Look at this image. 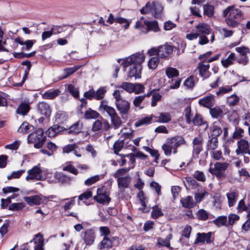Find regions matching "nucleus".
Here are the masks:
<instances>
[{"label": "nucleus", "instance_id": "obj_28", "mask_svg": "<svg viewBox=\"0 0 250 250\" xmlns=\"http://www.w3.org/2000/svg\"><path fill=\"white\" fill-rule=\"evenodd\" d=\"M30 109L29 103H22L19 105L16 112L18 114L24 116L29 111Z\"/></svg>", "mask_w": 250, "mask_h": 250}, {"label": "nucleus", "instance_id": "obj_19", "mask_svg": "<svg viewBox=\"0 0 250 250\" xmlns=\"http://www.w3.org/2000/svg\"><path fill=\"white\" fill-rule=\"evenodd\" d=\"M158 56L161 58H166L173 52L172 46L168 44L158 47Z\"/></svg>", "mask_w": 250, "mask_h": 250}, {"label": "nucleus", "instance_id": "obj_35", "mask_svg": "<svg viewBox=\"0 0 250 250\" xmlns=\"http://www.w3.org/2000/svg\"><path fill=\"white\" fill-rule=\"evenodd\" d=\"M213 223L218 227L222 226H226L228 227L227 225V217L226 216H220L217 217L215 219L213 220Z\"/></svg>", "mask_w": 250, "mask_h": 250}, {"label": "nucleus", "instance_id": "obj_36", "mask_svg": "<svg viewBox=\"0 0 250 250\" xmlns=\"http://www.w3.org/2000/svg\"><path fill=\"white\" fill-rule=\"evenodd\" d=\"M218 140L216 137H212L209 140L207 144V149L208 150L213 151L218 147Z\"/></svg>", "mask_w": 250, "mask_h": 250}, {"label": "nucleus", "instance_id": "obj_20", "mask_svg": "<svg viewBox=\"0 0 250 250\" xmlns=\"http://www.w3.org/2000/svg\"><path fill=\"white\" fill-rule=\"evenodd\" d=\"M203 139L201 137L198 136L195 137L192 141L193 144V153L196 155H198L202 151Z\"/></svg>", "mask_w": 250, "mask_h": 250}, {"label": "nucleus", "instance_id": "obj_21", "mask_svg": "<svg viewBox=\"0 0 250 250\" xmlns=\"http://www.w3.org/2000/svg\"><path fill=\"white\" fill-rule=\"evenodd\" d=\"M38 110L46 117H49L51 113V109L49 104L45 102H42L38 104Z\"/></svg>", "mask_w": 250, "mask_h": 250}, {"label": "nucleus", "instance_id": "obj_6", "mask_svg": "<svg viewBox=\"0 0 250 250\" xmlns=\"http://www.w3.org/2000/svg\"><path fill=\"white\" fill-rule=\"evenodd\" d=\"M196 31L199 36V44L204 45L208 42L207 35L209 34L211 31L209 25L205 23H200L196 26Z\"/></svg>", "mask_w": 250, "mask_h": 250}, {"label": "nucleus", "instance_id": "obj_38", "mask_svg": "<svg viewBox=\"0 0 250 250\" xmlns=\"http://www.w3.org/2000/svg\"><path fill=\"white\" fill-rule=\"evenodd\" d=\"M159 62L160 60L158 57H152L147 62V66L149 69L154 70L157 68Z\"/></svg>", "mask_w": 250, "mask_h": 250}, {"label": "nucleus", "instance_id": "obj_52", "mask_svg": "<svg viewBox=\"0 0 250 250\" xmlns=\"http://www.w3.org/2000/svg\"><path fill=\"white\" fill-rule=\"evenodd\" d=\"M193 123L195 125H205V128H207L208 127V124L206 122H204L202 118L199 115H196L193 120Z\"/></svg>", "mask_w": 250, "mask_h": 250}, {"label": "nucleus", "instance_id": "obj_17", "mask_svg": "<svg viewBox=\"0 0 250 250\" xmlns=\"http://www.w3.org/2000/svg\"><path fill=\"white\" fill-rule=\"evenodd\" d=\"M118 239L116 237H104L103 240L99 243L98 247L100 250H108L113 247V241Z\"/></svg>", "mask_w": 250, "mask_h": 250}, {"label": "nucleus", "instance_id": "obj_60", "mask_svg": "<svg viewBox=\"0 0 250 250\" xmlns=\"http://www.w3.org/2000/svg\"><path fill=\"white\" fill-rule=\"evenodd\" d=\"M33 241L34 242L35 244L37 245H43L44 239L42 235L39 233L35 235L33 240H31L30 242L31 243Z\"/></svg>", "mask_w": 250, "mask_h": 250}, {"label": "nucleus", "instance_id": "obj_47", "mask_svg": "<svg viewBox=\"0 0 250 250\" xmlns=\"http://www.w3.org/2000/svg\"><path fill=\"white\" fill-rule=\"evenodd\" d=\"M163 215V213L161 208L156 206L152 208L151 211V217L153 219H157Z\"/></svg>", "mask_w": 250, "mask_h": 250}, {"label": "nucleus", "instance_id": "obj_42", "mask_svg": "<svg viewBox=\"0 0 250 250\" xmlns=\"http://www.w3.org/2000/svg\"><path fill=\"white\" fill-rule=\"evenodd\" d=\"M84 116L85 118L90 119L98 118L100 116V115L96 111L89 109L85 112Z\"/></svg>", "mask_w": 250, "mask_h": 250}, {"label": "nucleus", "instance_id": "obj_40", "mask_svg": "<svg viewBox=\"0 0 250 250\" xmlns=\"http://www.w3.org/2000/svg\"><path fill=\"white\" fill-rule=\"evenodd\" d=\"M153 117H154V116L151 115L150 117H145L139 119L135 122V125L136 127H139L142 125H148L151 123Z\"/></svg>", "mask_w": 250, "mask_h": 250}, {"label": "nucleus", "instance_id": "obj_46", "mask_svg": "<svg viewBox=\"0 0 250 250\" xmlns=\"http://www.w3.org/2000/svg\"><path fill=\"white\" fill-rule=\"evenodd\" d=\"M211 157L215 161L224 160V159L222 155V152L221 150H214L210 152Z\"/></svg>", "mask_w": 250, "mask_h": 250}, {"label": "nucleus", "instance_id": "obj_29", "mask_svg": "<svg viewBox=\"0 0 250 250\" xmlns=\"http://www.w3.org/2000/svg\"><path fill=\"white\" fill-rule=\"evenodd\" d=\"M181 203L182 206L185 208H192L195 206V204L191 196H188L181 200Z\"/></svg>", "mask_w": 250, "mask_h": 250}, {"label": "nucleus", "instance_id": "obj_8", "mask_svg": "<svg viewBox=\"0 0 250 250\" xmlns=\"http://www.w3.org/2000/svg\"><path fill=\"white\" fill-rule=\"evenodd\" d=\"M163 10V7L157 2H148L140 10L141 14H151L154 17L159 16Z\"/></svg>", "mask_w": 250, "mask_h": 250}, {"label": "nucleus", "instance_id": "obj_48", "mask_svg": "<svg viewBox=\"0 0 250 250\" xmlns=\"http://www.w3.org/2000/svg\"><path fill=\"white\" fill-rule=\"evenodd\" d=\"M60 131V126L58 125H54L48 129L47 133L49 137H53Z\"/></svg>", "mask_w": 250, "mask_h": 250}, {"label": "nucleus", "instance_id": "obj_56", "mask_svg": "<svg viewBox=\"0 0 250 250\" xmlns=\"http://www.w3.org/2000/svg\"><path fill=\"white\" fill-rule=\"evenodd\" d=\"M99 175H95L87 179L84 181V185L86 186H90L96 182H98L100 180Z\"/></svg>", "mask_w": 250, "mask_h": 250}, {"label": "nucleus", "instance_id": "obj_55", "mask_svg": "<svg viewBox=\"0 0 250 250\" xmlns=\"http://www.w3.org/2000/svg\"><path fill=\"white\" fill-rule=\"evenodd\" d=\"M62 170L63 171H68L75 175H78L79 173L77 169L73 165L71 164L63 167H62Z\"/></svg>", "mask_w": 250, "mask_h": 250}, {"label": "nucleus", "instance_id": "obj_64", "mask_svg": "<svg viewBox=\"0 0 250 250\" xmlns=\"http://www.w3.org/2000/svg\"><path fill=\"white\" fill-rule=\"evenodd\" d=\"M212 135L214 136L213 137H216L222 133V129L218 126L214 125L212 126Z\"/></svg>", "mask_w": 250, "mask_h": 250}, {"label": "nucleus", "instance_id": "obj_4", "mask_svg": "<svg viewBox=\"0 0 250 250\" xmlns=\"http://www.w3.org/2000/svg\"><path fill=\"white\" fill-rule=\"evenodd\" d=\"M99 110L106 112L108 115L111 125L114 129H118L121 126L122 121L114 107L108 105L104 101H102L101 102Z\"/></svg>", "mask_w": 250, "mask_h": 250}, {"label": "nucleus", "instance_id": "obj_61", "mask_svg": "<svg viewBox=\"0 0 250 250\" xmlns=\"http://www.w3.org/2000/svg\"><path fill=\"white\" fill-rule=\"evenodd\" d=\"M162 98V96L157 92H154L153 93L152 95V101H151V106H155L157 104V102L161 100Z\"/></svg>", "mask_w": 250, "mask_h": 250}, {"label": "nucleus", "instance_id": "obj_16", "mask_svg": "<svg viewBox=\"0 0 250 250\" xmlns=\"http://www.w3.org/2000/svg\"><path fill=\"white\" fill-rule=\"evenodd\" d=\"M210 65L207 62H202L198 64L197 69L199 75L203 78H207L210 75L209 68Z\"/></svg>", "mask_w": 250, "mask_h": 250}, {"label": "nucleus", "instance_id": "obj_11", "mask_svg": "<svg viewBox=\"0 0 250 250\" xmlns=\"http://www.w3.org/2000/svg\"><path fill=\"white\" fill-rule=\"evenodd\" d=\"M214 233L208 232L206 233H198L196 235V238L194 241V244L203 243L206 242L207 244H210L214 241Z\"/></svg>", "mask_w": 250, "mask_h": 250}, {"label": "nucleus", "instance_id": "obj_45", "mask_svg": "<svg viewBox=\"0 0 250 250\" xmlns=\"http://www.w3.org/2000/svg\"><path fill=\"white\" fill-rule=\"evenodd\" d=\"M115 22L121 24H124V27L125 29H126L129 26L131 22V20H128L125 18L116 17H115Z\"/></svg>", "mask_w": 250, "mask_h": 250}, {"label": "nucleus", "instance_id": "obj_25", "mask_svg": "<svg viewBox=\"0 0 250 250\" xmlns=\"http://www.w3.org/2000/svg\"><path fill=\"white\" fill-rule=\"evenodd\" d=\"M54 177L57 181L55 182H59L62 184H70L72 181V178L69 176L64 174L62 173H56Z\"/></svg>", "mask_w": 250, "mask_h": 250}, {"label": "nucleus", "instance_id": "obj_2", "mask_svg": "<svg viewBox=\"0 0 250 250\" xmlns=\"http://www.w3.org/2000/svg\"><path fill=\"white\" fill-rule=\"evenodd\" d=\"M243 16L242 11L234 6H229L223 11L222 16L225 18L227 25L231 28L237 27Z\"/></svg>", "mask_w": 250, "mask_h": 250}, {"label": "nucleus", "instance_id": "obj_14", "mask_svg": "<svg viewBox=\"0 0 250 250\" xmlns=\"http://www.w3.org/2000/svg\"><path fill=\"white\" fill-rule=\"evenodd\" d=\"M198 103L200 105L210 109L215 104V96L212 94H209L200 99L199 100Z\"/></svg>", "mask_w": 250, "mask_h": 250}, {"label": "nucleus", "instance_id": "obj_49", "mask_svg": "<svg viewBox=\"0 0 250 250\" xmlns=\"http://www.w3.org/2000/svg\"><path fill=\"white\" fill-rule=\"evenodd\" d=\"M204 14L208 17H211L213 15L214 7L209 4L204 5Z\"/></svg>", "mask_w": 250, "mask_h": 250}, {"label": "nucleus", "instance_id": "obj_15", "mask_svg": "<svg viewBox=\"0 0 250 250\" xmlns=\"http://www.w3.org/2000/svg\"><path fill=\"white\" fill-rule=\"evenodd\" d=\"M116 108L121 115H126L130 109V104L125 100L115 103Z\"/></svg>", "mask_w": 250, "mask_h": 250}, {"label": "nucleus", "instance_id": "obj_33", "mask_svg": "<svg viewBox=\"0 0 250 250\" xmlns=\"http://www.w3.org/2000/svg\"><path fill=\"white\" fill-rule=\"evenodd\" d=\"M83 127V123L80 121H78L69 127V132L76 134H78L82 131Z\"/></svg>", "mask_w": 250, "mask_h": 250}, {"label": "nucleus", "instance_id": "obj_23", "mask_svg": "<svg viewBox=\"0 0 250 250\" xmlns=\"http://www.w3.org/2000/svg\"><path fill=\"white\" fill-rule=\"evenodd\" d=\"M236 59L235 53H231L227 58L222 59L221 63L224 67L227 68L233 64Z\"/></svg>", "mask_w": 250, "mask_h": 250}, {"label": "nucleus", "instance_id": "obj_57", "mask_svg": "<svg viewBox=\"0 0 250 250\" xmlns=\"http://www.w3.org/2000/svg\"><path fill=\"white\" fill-rule=\"evenodd\" d=\"M193 177L197 180L201 182H205L206 180V176L204 172L198 170L194 172Z\"/></svg>", "mask_w": 250, "mask_h": 250}, {"label": "nucleus", "instance_id": "obj_63", "mask_svg": "<svg viewBox=\"0 0 250 250\" xmlns=\"http://www.w3.org/2000/svg\"><path fill=\"white\" fill-rule=\"evenodd\" d=\"M130 170V167L123 168L118 169L114 174L113 176L116 178H120V176H122L127 173Z\"/></svg>", "mask_w": 250, "mask_h": 250}, {"label": "nucleus", "instance_id": "obj_51", "mask_svg": "<svg viewBox=\"0 0 250 250\" xmlns=\"http://www.w3.org/2000/svg\"><path fill=\"white\" fill-rule=\"evenodd\" d=\"M235 50L242 56H247V54L250 52V49L245 46L236 47Z\"/></svg>", "mask_w": 250, "mask_h": 250}, {"label": "nucleus", "instance_id": "obj_3", "mask_svg": "<svg viewBox=\"0 0 250 250\" xmlns=\"http://www.w3.org/2000/svg\"><path fill=\"white\" fill-rule=\"evenodd\" d=\"M186 143L184 138L181 136H176L168 138L167 141L162 146V149L164 153L167 156H170L173 152L174 154L177 153V149L181 146L185 145Z\"/></svg>", "mask_w": 250, "mask_h": 250}, {"label": "nucleus", "instance_id": "obj_32", "mask_svg": "<svg viewBox=\"0 0 250 250\" xmlns=\"http://www.w3.org/2000/svg\"><path fill=\"white\" fill-rule=\"evenodd\" d=\"M154 117L158 119L156 121L158 122L162 123H167L171 120V116L169 113L167 112H161L157 117L154 116Z\"/></svg>", "mask_w": 250, "mask_h": 250}, {"label": "nucleus", "instance_id": "obj_41", "mask_svg": "<svg viewBox=\"0 0 250 250\" xmlns=\"http://www.w3.org/2000/svg\"><path fill=\"white\" fill-rule=\"evenodd\" d=\"M232 90V86L231 85L221 86L219 87V90L216 92V94L218 97H221L224 94L230 92Z\"/></svg>", "mask_w": 250, "mask_h": 250}, {"label": "nucleus", "instance_id": "obj_34", "mask_svg": "<svg viewBox=\"0 0 250 250\" xmlns=\"http://www.w3.org/2000/svg\"><path fill=\"white\" fill-rule=\"evenodd\" d=\"M61 91L58 89H55L53 91H48L45 92L42 95V98L44 99H54L60 94Z\"/></svg>", "mask_w": 250, "mask_h": 250}, {"label": "nucleus", "instance_id": "obj_9", "mask_svg": "<svg viewBox=\"0 0 250 250\" xmlns=\"http://www.w3.org/2000/svg\"><path fill=\"white\" fill-rule=\"evenodd\" d=\"M109 194V191L107 188L102 186L97 188V195L94 196V199L101 204H108L111 200Z\"/></svg>", "mask_w": 250, "mask_h": 250}, {"label": "nucleus", "instance_id": "obj_50", "mask_svg": "<svg viewBox=\"0 0 250 250\" xmlns=\"http://www.w3.org/2000/svg\"><path fill=\"white\" fill-rule=\"evenodd\" d=\"M120 87L129 93H132L133 92L134 84L128 82H124L121 84Z\"/></svg>", "mask_w": 250, "mask_h": 250}, {"label": "nucleus", "instance_id": "obj_12", "mask_svg": "<svg viewBox=\"0 0 250 250\" xmlns=\"http://www.w3.org/2000/svg\"><path fill=\"white\" fill-rule=\"evenodd\" d=\"M237 148L235 150L236 155L238 156L242 154H247L250 149V143L248 141L241 139L237 143Z\"/></svg>", "mask_w": 250, "mask_h": 250}, {"label": "nucleus", "instance_id": "obj_22", "mask_svg": "<svg viewBox=\"0 0 250 250\" xmlns=\"http://www.w3.org/2000/svg\"><path fill=\"white\" fill-rule=\"evenodd\" d=\"M95 234L91 229H88L85 232L83 237V241L86 245H91L94 242Z\"/></svg>", "mask_w": 250, "mask_h": 250}, {"label": "nucleus", "instance_id": "obj_37", "mask_svg": "<svg viewBox=\"0 0 250 250\" xmlns=\"http://www.w3.org/2000/svg\"><path fill=\"white\" fill-rule=\"evenodd\" d=\"M240 97L236 94H232L227 98V104L230 106L236 105L240 101Z\"/></svg>", "mask_w": 250, "mask_h": 250}, {"label": "nucleus", "instance_id": "obj_59", "mask_svg": "<svg viewBox=\"0 0 250 250\" xmlns=\"http://www.w3.org/2000/svg\"><path fill=\"white\" fill-rule=\"evenodd\" d=\"M24 207V205L22 203H13L9 206L8 209L12 211H17L21 209Z\"/></svg>", "mask_w": 250, "mask_h": 250}, {"label": "nucleus", "instance_id": "obj_13", "mask_svg": "<svg viewBox=\"0 0 250 250\" xmlns=\"http://www.w3.org/2000/svg\"><path fill=\"white\" fill-rule=\"evenodd\" d=\"M103 126L105 131L109 130L111 127V125L107 120H104L102 122L101 120H96L93 123L91 129L93 132H97L102 130Z\"/></svg>", "mask_w": 250, "mask_h": 250}, {"label": "nucleus", "instance_id": "obj_39", "mask_svg": "<svg viewBox=\"0 0 250 250\" xmlns=\"http://www.w3.org/2000/svg\"><path fill=\"white\" fill-rule=\"evenodd\" d=\"M179 74V71L175 68L167 67L166 69V75L169 79L178 77Z\"/></svg>", "mask_w": 250, "mask_h": 250}, {"label": "nucleus", "instance_id": "obj_27", "mask_svg": "<svg viewBox=\"0 0 250 250\" xmlns=\"http://www.w3.org/2000/svg\"><path fill=\"white\" fill-rule=\"evenodd\" d=\"M172 238V235L169 234L166 238L159 237L157 238V244L159 247L165 246L167 248H170V241Z\"/></svg>", "mask_w": 250, "mask_h": 250}, {"label": "nucleus", "instance_id": "obj_26", "mask_svg": "<svg viewBox=\"0 0 250 250\" xmlns=\"http://www.w3.org/2000/svg\"><path fill=\"white\" fill-rule=\"evenodd\" d=\"M145 23L146 26L145 33H147L150 30L155 32L159 31L158 23L157 21H145Z\"/></svg>", "mask_w": 250, "mask_h": 250}, {"label": "nucleus", "instance_id": "obj_30", "mask_svg": "<svg viewBox=\"0 0 250 250\" xmlns=\"http://www.w3.org/2000/svg\"><path fill=\"white\" fill-rule=\"evenodd\" d=\"M238 196V193L233 191H230L227 194L228 205L229 207L233 206L235 204Z\"/></svg>", "mask_w": 250, "mask_h": 250}, {"label": "nucleus", "instance_id": "obj_53", "mask_svg": "<svg viewBox=\"0 0 250 250\" xmlns=\"http://www.w3.org/2000/svg\"><path fill=\"white\" fill-rule=\"evenodd\" d=\"M124 146V143L123 140H118L116 141L113 146V149L114 153L118 155V152L121 150Z\"/></svg>", "mask_w": 250, "mask_h": 250}, {"label": "nucleus", "instance_id": "obj_43", "mask_svg": "<svg viewBox=\"0 0 250 250\" xmlns=\"http://www.w3.org/2000/svg\"><path fill=\"white\" fill-rule=\"evenodd\" d=\"M240 219V217L234 213H230L228 216V221L227 220L228 227H232L233 224Z\"/></svg>", "mask_w": 250, "mask_h": 250}, {"label": "nucleus", "instance_id": "obj_24", "mask_svg": "<svg viewBox=\"0 0 250 250\" xmlns=\"http://www.w3.org/2000/svg\"><path fill=\"white\" fill-rule=\"evenodd\" d=\"M118 186L120 189H124L128 187L130 182L131 177L128 176L118 178L117 180Z\"/></svg>", "mask_w": 250, "mask_h": 250}, {"label": "nucleus", "instance_id": "obj_62", "mask_svg": "<svg viewBox=\"0 0 250 250\" xmlns=\"http://www.w3.org/2000/svg\"><path fill=\"white\" fill-rule=\"evenodd\" d=\"M208 195V192L206 191H201L200 193H196L195 195V199L198 203L200 202L203 198Z\"/></svg>", "mask_w": 250, "mask_h": 250}, {"label": "nucleus", "instance_id": "obj_18", "mask_svg": "<svg viewBox=\"0 0 250 250\" xmlns=\"http://www.w3.org/2000/svg\"><path fill=\"white\" fill-rule=\"evenodd\" d=\"M42 196V195H33L28 197H24V200L30 206L33 205H39L43 202Z\"/></svg>", "mask_w": 250, "mask_h": 250}, {"label": "nucleus", "instance_id": "obj_7", "mask_svg": "<svg viewBox=\"0 0 250 250\" xmlns=\"http://www.w3.org/2000/svg\"><path fill=\"white\" fill-rule=\"evenodd\" d=\"M229 166V164L226 162H216L213 167L210 165L208 171L217 178H222L225 177V171Z\"/></svg>", "mask_w": 250, "mask_h": 250}, {"label": "nucleus", "instance_id": "obj_5", "mask_svg": "<svg viewBox=\"0 0 250 250\" xmlns=\"http://www.w3.org/2000/svg\"><path fill=\"white\" fill-rule=\"evenodd\" d=\"M45 139L46 137L44 136L43 130L38 128L28 135V143L34 144L35 148H40L43 145Z\"/></svg>", "mask_w": 250, "mask_h": 250}, {"label": "nucleus", "instance_id": "obj_1", "mask_svg": "<svg viewBox=\"0 0 250 250\" xmlns=\"http://www.w3.org/2000/svg\"><path fill=\"white\" fill-rule=\"evenodd\" d=\"M145 56L142 53L137 52L124 59L122 64L125 68L133 64L130 67L128 77H135V79L141 78L142 66L141 64L144 62Z\"/></svg>", "mask_w": 250, "mask_h": 250}, {"label": "nucleus", "instance_id": "obj_44", "mask_svg": "<svg viewBox=\"0 0 250 250\" xmlns=\"http://www.w3.org/2000/svg\"><path fill=\"white\" fill-rule=\"evenodd\" d=\"M138 197L139 199L141 205L143 208H140L139 209L142 210L143 212H146L148 210H146L145 208L146 207V198L145 196L144 193L143 191H140L138 194Z\"/></svg>", "mask_w": 250, "mask_h": 250}, {"label": "nucleus", "instance_id": "obj_54", "mask_svg": "<svg viewBox=\"0 0 250 250\" xmlns=\"http://www.w3.org/2000/svg\"><path fill=\"white\" fill-rule=\"evenodd\" d=\"M197 216L199 219L205 221L208 218V213L205 210L200 209L197 213Z\"/></svg>", "mask_w": 250, "mask_h": 250}, {"label": "nucleus", "instance_id": "obj_10", "mask_svg": "<svg viewBox=\"0 0 250 250\" xmlns=\"http://www.w3.org/2000/svg\"><path fill=\"white\" fill-rule=\"evenodd\" d=\"M42 170L39 166H34L32 169L27 171V175L25 179L27 181L32 180H42Z\"/></svg>", "mask_w": 250, "mask_h": 250}, {"label": "nucleus", "instance_id": "obj_31", "mask_svg": "<svg viewBox=\"0 0 250 250\" xmlns=\"http://www.w3.org/2000/svg\"><path fill=\"white\" fill-rule=\"evenodd\" d=\"M209 113L211 117L214 118L221 117L224 114L223 110L220 106L211 107L209 109Z\"/></svg>", "mask_w": 250, "mask_h": 250}, {"label": "nucleus", "instance_id": "obj_58", "mask_svg": "<svg viewBox=\"0 0 250 250\" xmlns=\"http://www.w3.org/2000/svg\"><path fill=\"white\" fill-rule=\"evenodd\" d=\"M75 148H78V146L76 144H69L63 147L62 152L64 153H68L73 151Z\"/></svg>", "mask_w": 250, "mask_h": 250}]
</instances>
